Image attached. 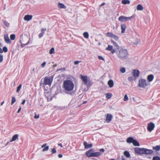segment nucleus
<instances>
[{
  "label": "nucleus",
  "instance_id": "f257e3e1",
  "mask_svg": "<svg viewBox=\"0 0 160 160\" xmlns=\"http://www.w3.org/2000/svg\"><path fill=\"white\" fill-rule=\"evenodd\" d=\"M62 87L66 93L72 95V91L74 87V84L72 80H66L64 81Z\"/></svg>",
  "mask_w": 160,
  "mask_h": 160
},
{
  "label": "nucleus",
  "instance_id": "f03ea898",
  "mask_svg": "<svg viewBox=\"0 0 160 160\" xmlns=\"http://www.w3.org/2000/svg\"><path fill=\"white\" fill-rule=\"evenodd\" d=\"M116 53L118 58L121 60H123L126 59L128 52L126 49L119 48L116 51Z\"/></svg>",
  "mask_w": 160,
  "mask_h": 160
},
{
  "label": "nucleus",
  "instance_id": "7ed1b4c3",
  "mask_svg": "<svg viewBox=\"0 0 160 160\" xmlns=\"http://www.w3.org/2000/svg\"><path fill=\"white\" fill-rule=\"evenodd\" d=\"M29 38L28 36L26 34L22 35L20 36V41L21 46L24 47L29 43Z\"/></svg>",
  "mask_w": 160,
  "mask_h": 160
},
{
  "label": "nucleus",
  "instance_id": "20e7f679",
  "mask_svg": "<svg viewBox=\"0 0 160 160\" xmlns=\"http://www.w3.org/2000/svg\"><path fill=\"white\" fill-rule=\"evenodd\" d=\"M148 86L146 80L145 79H140L138 81V86L142 88H145Z\"/></svg>",
  "mask_w": 160,
  "mask_h": 160
},
{
  "label": "nucleus",
  "instance_id": "39448f33",
  "mask_svg": "<svg viewBox=\"0 0 160 160\" xmlns=\"http://www.w3.org/2000/svg\"><path fill=\"white\" fill-rule=\"evenodd\" d=\"M134 16L133 15L131 17H127L124 16H121L118 18V20L121 22H124L129 20H131L134 18Z\"/></svg>",
  "mask_w": 160,
  "mask_h": 160
},
{
  "label": "nucleus",
  "instance_id": "423d86ee",
  "mask_svg": "<svg viewBox=\"0 0 160 160\" xmlns=\"http://www.w3.org/2000/svg\"><path fill=\"white\" fill-rule=\"evenodd\" d=\"M52 81V78H51L49 77H45L44 78V82L43 83L44 85H48L50 86Z\"/></svg>",
  "mask_w": 160,
  "mask_h": 160
},
{
  "label": "nucleus",
  "instance_id": "0eeeda50",
  "mask_svg": "<svg viewBox=\"0 0 160 160\" xmlns=\"http://www.w3.org/2000/svg\"><path fill=\"white\" fill-rule=\"evenodd\" d=\"M153 152V151L152 150L143 148L142 154L151 155Z\"/></svg>",
  "mask_w": 160,
  "mask_h": 160
},
{
  "label": "nucleus",
  "instance_id": "6e6552de",
  "mask_svg": "<svg viewBox=\"0 0 160 160\" xmlns=\"http://www.w3.org/2000/svg\"><path fill=\"white\" fill-rule=\"evenodd\" d=\"M107 35L109 37L113 38L115 41H118L119 38L117 36L113 34L111 32H108L107 33Z\"/></svg>",
  "mask_w": 160,
  "mask_h": 160
},
{
  "label": "nucleus",
  "instance_id": "1a4fd4ad",
  "mask_svg": "<svg viewBox=\"0 0 160 160\" xmlns=\"http://www.w3.org/2000/svg\"><path fill=\"white\" fill-rule=\"evenodd\" d=\"M143 148H140L138 147L135 148L134 149V151L135 153L139 154H142Z\"/></svg>",
  "mask_w": 160,
  "mask_h": 160
},
{
  "label": "nucleus",
  "instance_id": "9d476101",
  "mask_svg": "<svg viewBox=\"0 0 160 160\" xmlns=\"http://www.w3.org/2000/svg\"><path fill=\"white\" fill-rule=\"evenodd\" d=\"M155 127L154 124L152 122H150L149 123L148 125V129L149 132H151L154 129Z\"/></svg>",
  "mask_w": 160,
  "mask_h": 160
},
{
  "label": "nucleus",
  "instance_id": "9b49d317",
  "mask_svg": "<svg viewBox=\"0 0 160 160\" xmlns=\"http://www.w3.org/2000/svg\"><path fill=\"white\" fill-rule=\"evenodd\" d=\"M106 121L107 123L109 122L112 118V116L110 114H107L106 116Z\"/></svg>",
  "mask_w": 160,
  "mask_h": 160
},
{
  "label": "nucleus",
  "instance_id": "f8f14e48",
  "mask_svg": "<svg viewBox=\"0 0 160 160\" xmlns=\"http://www.w3.org/2000/svg\"><path fill=\"white\" fill-rule=\"evenodd\" d=\"M81 78L85 84H87L88 82V77L87 76L81 75Z\"/></svg>",
  "mask_w": 160,
  "mask_h": 160
},
{
  "label": "nucleus",
  "instance_id": "ddd939ff",
  "mask_svg": "<svg viewBox=\"0 0 160 160\" xmlns=\"http://www.w3.org/2000/svg\"><path fill=\"white\" fill-rule=\"evenodd\" d=\"M132 74L134 77L135 78L138 77L139 76V71L137 70H134L132 71Z\"/></svg>",
  "mask_w": 160,
  "mask_h": 160
},
{
  "label": "nucleus",
  "instance_id": "4468645a",
  "mask_svg": "<svg viewBox=\"0 0 160 160\" xmlns=\"http://www.w3.org/2000/svg\"><path fill=\"white\" fill-rule=\"evenodd\" d=\"M32 15H26L24 18V19L25 21H29L32 19Z\"/></svg>",
  "mask_w": 160,
  "mask_h": 160
},
{
  "label": "nucleus",
  "instance_id": "2eb2a0df",
  "mask_svg": "<svg viewBox=\"0 0 160 160\" xmlns=\"http://www.w3.org/2000/svg\"><path fill=\"white\" fill-rule=\"evenodd\" d=\"M83 145L85 148L87 149L92 147V145L91 144H88L87 142L84 141L83 142Z\"/></svg>",
  "mask_w": 160,
  "mask_h": 160
},
{
  "label": "nucleus",
  "instance_id": "dca6fc26",
  "mask_svg": "<svg viewBox=\"0 0 160 160\" xmlns=\"http://www.w3.org/2000/svg\"><path fill=\"white\" fill-rule=\"evenodd\" d=\"M4 39L5 42L7 43H10L11 41L9 39V37L7 35H5L4 36Z\"/></svg>",
  "mask_w": 160,
  "mask_h": 160
},
{
  "label": "nucleus",
  "instance_id": "f3484780",
  "mask_svg": "<svg viewBox=\"0 0 160 160\" xmlns=\"http://www.w3.org/2000/svg\"><path fill=\"white\" fill-rule=\"evenodd\" d=\"M92 150L91 149L88 151H87L86 152V155L89 157H92Z\"/></svg>",
  "mask_w": 160,
  "mask_h": 160
},
{
  "label": "nucleus",
  "instance_id": "a211bd4d",
  "mask_svg": "<svg viewBox=\"0 0 160 160\" xmlns=\"http://www.w3.org/2000/svg\"><path fill=\"white\" fill-rule=\"evenodd\" d=\"M92 157H98L100 156L101 155V153L99 152H92Z\"/></svg>",
  "mask_w": 160,
  "mask_h": 160
},
{
  "label": "nucleus",
  "instance_id": "6ab92c4d",
  "mask_svg": "<svg viewBox=\"0 0 160 160\" xmlns=\"http://www.w3.org/2000/svg\"><path fill=\"white\" fill-rule=\"evenodd\" d=\"M154 78V76L152 74L149 75L147 77V79L149 82H152Z\"/></svg>",
  "mask_w": 160,
  "mask_h": 160
},
{
  "label": "nucleus",
  "instance_id": "aec40b11",
  "mask_svg": "<svg viewBox=\"0 0 160 160\" xmlns=\"http://www.w3.org/2000/svg\"><path fill=\"white\" fill-rule=\"evenodd\" d=\"M18 134H16L14 135L12 137V139H11V141H10V142H12L13 141H15L17 139H18Z\"/></svg>",
  "mask_w": 160,
  "mask_h": 160
},
{
  "label": "nucleus",
  "instance_id": "412c9836",
  "mask_svg": "<svg viewBox=\"0 0 160 160\" xmlns=\"http://www.w3.org/2000/svg\"><path fill=\"white\" fill-rule=\"evenodd\" d=\"M134 139L133 138L129 137L127 139V142L128 143H131L133 142Z\"/></svg>",
  "mask_w": 160,
  "mask_h": 160
},
{
  "label": "nucleus",
  "instance_id": "4be33fe9",
  "mask_svg": "<svg viewBox=\"0 0 160 160\" xmlns=\"http://www.w3.org/2000/svg\"><path fill=\"white\" fill-rule=\"evenodd\" d=\"M108 84L110 88H112L113 86L114 85L113 82V80H110L108 82Z\"/></svg>",
  "mask_w": 160,
  "mask_h": 160
},
{
  "label": "nucleus",
  "instance_id": "5701e85b",
  "mask_svg": "<svg viewBox=\"0 0 160 160\" xmlns=\"http://www.w3.org/2000/svg\"><path fill=\"white\" fill-rule=\"evenodd\" d=\"M126 28V26L125 24H122L121 25V29L122 30L121 32L123 33L125 32V30Z\"/></svg>",
  "mask_w": 160,
  "mask_h": 160
},
{
  "label": "nucleus",
  "instance_id": "b1692460",
  "mask_svg": "<svg viewBox=\"0 0 160 160\" xmlns=\"http://www.w3.org/2000/svg\"><path fill=\"white\" fill-rule=\"evenodd\" d=\"M132 144L134 146H140V144L139 142L135 139H134Z\"/></svg>",
  "mask_w": 160,
  "mask_h": 160
},
{
  "label": "nucleus",
  "instance_id": "393cba45",
  "mask_svg": "<svg viewBox=\"0 0 160 160\" xmlns=\"http://www.w3.org/2000/svg\"><path fill=\"white\" fill-rule=\"evenodd\" d=\"M137 9L138 10L142 11L143 10V8L141 5L138 4L137 6Z\"/></svg>",
  "mask_w": 160,
  "mask_h": 160
},
{
  "label": "nucleus",
  "instance_id": "a878e982",
  "mask_svg": "<svg viewBox=\"0 0 160 160\" xmlns=\"http://www.w3.org/2000/svg\"><path fill=\"white\" fill-rule=\"evenodd\" d=\"M58 7L59 8H60L65 9L66 8V7L64 4H63L62 3H58Z\"/></svg>",
  "mask_w": 160,
  "mask_h": 160
},
{
  "label": "nucleus",
  "instance_id": "bb28decb",
  "mask_svg": "<svg viewBox=\"0 0 160 160\" xmlns=\"http://www.w3.org/2000/svg\"><path fill=\"white\" fill-rule=\"evenodd\" d=\"M122 3L123 4H129L130 2L129 0H122Z\"/></svg>",
  "mask_w": 160,
  "mask_h": 160
},
{
  "label": "nucleus",
  "instance_id": "cd10ccee",
  "mask_svg": "<svg viewBox=\"0 0 160 160\" xmlns=\"http://www.w3.org/2000/svg\"><path fill=\"white\" fill-rule=\"evenodd\" d=\"M152 148L156 151H159L160 150V146L157 145L155 147H153Z\"/></svg>",
  "mask_w": 160,
  "mask_h": 160
},
{
  "label": "nucleus",
  "instance_id": "c85d7f7f",
  "mask_svg": "<svg viewBox=\"0 0 160 160\" xmlns=\"http://www.w3.org/2000/svg\"><path fill=\"white\" fill-rule=\"evenodd\" d=\"M111 42L114 45V46L116 48H118L119 46H118V44L116 42H114L112 40H111Z\"/></svg>",
  "mask_w": 160,
  "mask_h": 160
},
{
  "label": "nucleus",
  "instance_id": "c756f323",
  "mask_svg": "<svg viewBox=\"0 0 160 160\" xmlns=\"http://www.w3.org/2000/svg\"><path fill=\"white\" fill-rule=\"evenodd\" d=\"M113 49V47L110 45H108V47L106 48V50L109 51H111Z\"/></svg>",
  "mask_w": 160,
  "mask_h": 160
},
{
  "label": "nucleus",
  "instance_id": "7c9ffc66",
  "mask_svg": "<svg viewBox=\"0 0 160 160\" xmlns=\"http://www.w3.org/2000/svg\"><path fill=\"white\" fill-rule=\"evenodd\" d=\"M124 154L127 158H129L130 157V154L129 152L128 151H124Z\"/></svg>",
  "mask_w": 160,
  "mask_h": 160
},
{
  "label": "nucleus",
  "instance_id": "2f4dec72",
  "mask_svg": "<svg viewBox=\"0 0 160 160\" xmlns=\"http://www.w3.org/2000/svg\"><path fill=\"white\" fill-rule=\"evenodd\" d=\"M106 98L108 99H110L112 97V94L110 93H107L105 94Z\"/></svg>",
  "mask_w": 160,
  "mask_h": 160
},
{
  "label": "nucleus",
  "instance_id": "473e14b6",
  "mask_svg": "<svg viewBox=\"0 0 160 160\" xmlns=\"http://www.w3.org/2000/svg\"><path fill=\"white\" fill-rule=\"evenodd\" d=\"M84 37L86 38H88L89 37V35L87 32H84L83 34Z\"/></svg>",
  "mask_w": 160,
  "mask_h": 160
},
{
  "label": "nucleus",
  "instance_id": "72a5a7b5",
  "mask_svg": "<svg viewBox=\"0 0 160 160\" xmlns=\"http://www.w3.org/2000/svg\"><path fill=\"white\" fill-rule=\"evenodd\" d=\"M16 99L15 97H12V101L11 102V105H12L16 102Z\"/></svg>",
  "mask_w": 160,
  "mask_h": 160
},
{
  "label": "nucleus",
  "instance_id": "f704fd0d",
  "mask_svg": "<svg viewBox=\"0 0 160 160\" xmlns=\"http://www.w3.org/2000/svg\"><path fill=\"white\" fill-rule=\"evenodd\" d=\"M120 71L122 73H124L126 71L125 68H121L120 69Z\"/></svg>",
  "mask_w": 160,
  "mask_h": 160
},
{
  "label": "nucleus",
  "instance_id": "c9c22d12",
  "mask_svg": "<svg viewBox=\"0 0 160 160\" xmlns=\"http://www.w3.org/2000/svg\"><path fill=\"white\" fill-rule=\"evenodd\" d=\"M54 48H52L49 51V53L50 54H52L54 53Z\"/></svg>",
  "mask_w": 160,
  "mask_h": 160
},
{
  "label": "nucleus",
  "instance_id": "e433bc0d",
  "mask_svg": "<svg viewBox=\"0 0 160 160\" xmlns=\"http://www.w3.org/2000/svg\"><path fill=\"white\" fill-rule=\"evenodd\" d=\"M22 85L21 84H20L17 87V89L16 90V92H18L20 89H21L22 87Z\"/></svg>",
  "mask_w": 160,
  "mask_h": 160
},
{
  "label": "nucleus",
  "instance_id": "4c0bfd02",
  "mask_svg": "<svg viewBox=\"0 0 160 160\" xmlns=\"http://www.w3.org/2000/svg\"><path fill=\"white\" fill-rule=\"evenodd\" d=\"M10 39L11 40H14L15 39V35L14 34H11L10 35Z\"/></svg>",
  "mask_w": 160,
  "mask_h": 160
},
{
  "label": "nucleus",
  "instance_id": "58836bf2",
  "mask_svg": "<svg viewBox=\"0 0 160 160\" xmlns=\"http://www.w3.org/2000/svg\"><path fill=\"white\" fill-rule=\"evenodd\" d=\"M153 160H160V158L158 156L154 157L152 158Z\"/></svg>",
  "mask_w": 160,
  "mask_h": 160
},
{
  "label": "nucleus",
  "instance_id": "ea45409f",
  "mask_svg": "<svg viewBox=\"0 0 160 160\" xmlns=\"http://www.w3.org/2000/svg\"><path fill=\"white\" fill-rule=\"evenodd\" d=\"M3 51L5 52H8V48L7 47H4L3 48Z\"/></svg>",
  "mask_w": 160,
  "mask_h": 160
},
{
  "label": "nucleus",
  "instance_id": "a19ab883",
  "mask_svg": "<svg viewBox=\"0 0 160 160\" xmlns=\"http://www.w3.org/2000/svg\"><path fill=\"white\" fill-rule=\"evenodd\" d=\"M128 100V97L127 94L125 95L123 98V100L124 101H127Z\"/></svg>",
  "mask_w": 160,
  "mask_h": 160
},
{
  "label": "nucleus",
  "instance_id": "79ce46f5",
  "mask_svg": "<svg viewBox=\"0 0 160 160\" xmlns=\"http://www.w3.org/2000/svg\"><path fill=\"white\" fill-rule=\"evenodd\" d=\"M49 149V147L48 146H47L45 147L43 149L42 151L43 152H44L45 151H47Z\"/></svg>",
  "mask_w": 160,
  "mask_h": 160
},
{
  "label": "nucleus",
  "instance_id": "37998d69",
  "mask_svg": "<svg viewBox=\"0 0 160 160\" xmlns=\"http://www.w3.org/2000/svg\"><path fill=\"white\" fill-rule=\"evenodd\" d=\"M4 23V25L7 27H8L9 24L6 21H3V22Z\"/></svg>",
  "mask_w": 160,
  "mask_h": 160
},
{
  "label": "nucleus",
  "instance_id": "c03bdc74",
  "mask_svg": "<svg viewBox=\"0 0 160 160\" xmlns=\"http://www.w3.org/2000/svg\"><path fill=\"white\" fill-rule=\"evenodd\" d=\"M3 60V56L2 54H0V63L2 62Z\"/></svg>",
  "mask_w": 160,
  "mask_h": 160
},
{
  "label": "nucleus",
  "instance_id": "a18cd8bd",
  "mask_svg": "<svg viewBox=\"0 0 160 160\" xmlns=\"http://www.w3.org/2000/svg\"><path fill=\"white\" fill-rule=\"evenodd\" d=\"M128 80L129 81H132L133 80V78L132 76L129 77L128 78Z\"/></svg>",
  "mask_w": 160,
  "mask_h": 160
},
{
  "label": "nucleus",
  "instance_id": "49530a36",
  "mask_svg": "<svg viewBox=\"0 0 160 160\" xmlns=\"http://www.w3.org/2000/svg\"><path fill=\"white\" fill-rule=\"evenodd\" d=\"M51 152L52 154L55 153L56 152V149L54 148H53L51 151Z\"/></svg>",
  "mask_w": 160,
  "mask_h": 160
},
{
  "label": "nucleus",
  "instance_id": "de8ad7c7",
  "mask_svg": "<svg viewBox=\"0 0 160 160\" xmlns=\"http://www.w3.org/2000/svg\"><path fill=\"white\" fill-rule=\"evenodd\" d=\"M46 30V28H42L41 29V33H42V34H44L45 31Z\"/></svg>",
  "mask_w": 160,
  "mask_h": 160
},
{
  "label": "nucleus",
  "instance_id": "09e8293b",
  "mask_svg": "<svg viewBox=\"0 0 160 160\" xmlns=\"http://www.w3.org/2000/svg\"><path fill=\"white\" fill-rule=\"evenodd\" d=\"M34 118L35 119L38 118H39V115L38 114V115H37L36 114V113H35V116H34Z\"/></svg>",
  "mask_w": 160,
  "mask_h": 160
},
{
  "label": "nucleus",
  "instance_id": "8fccbe9b",
  "mask_svg": "<svg viewBox=\"0 0 160 160\" xmlns=\"http://www.w3.org/2000/svg\"><path fill=\"white\" fill-rule=\"evenodd\" d=\"M136 42L134 43V44H137L140 42V40L137 39H136Z\"/></svg>",
  "mask_w": 160,
  "mask_h": 160
},
{
  "label": "nucleus",
  "instance_id": "3c124183",
  "mask_svg": "<svg viewBox=\"0 0 160 160\" xmlns=\"http://www.w3.org/2000/svg\"><path fill=\"white\" fill-rule=\"evenodd\" d=\"M98 58L100 60H101L103 61L104 60V58L102 56H98Z\"/></svg>",
  "mask_w": 160,
  "mask_h": 160
},
{
  "label": "nucleus",
  "instance_id": "603ef678",
  "mask_svg": "<svg viewBox=\"0 0 160 160\" xmlns=\"http://www.w3.org/2000/svg\"><path fill=\"white\" fill-rule=\"evenodd\" d=\"M43 34L42 33H40L38 35L39 38H41L43 36Z\"/></svg>",
  "mask_w": 160,
  "mask_h": 160
},
{
  "label": "nucleus",
  "instance_id": "864d4df0",
  "mask_svg": "<svg viewBox=\"0 0 160 160\" xmlns=\"http://www.w3.org/2000/svg\"><path fill=\"white\" fill-rule=\"evenodd\" d=\"M46 64V62H44L41 65V66L42 67V68H43L45 67V64Z\"/></svg>",
  "mask_w": 160,
  "mask_h": 160
},
{
  "label": "nucleus",
  "instance_id": "5fc2aeb1",
  "mask_svg": "<svg viewBox=\"0 0 160 160\" xmlns=\"http://www.w3.org/2000/svg\"><path fill=\"white\" fill-rule=\"evenodd\" d=\"M110 51L111 52V53L112 54L114 53L115 52H116V51H115V50L113 49H112Z\"/></svg>",
  "mask_w": 160,
  "mask_h": 160
},
{
  "label": "nucleus",
  "instance_id": "6e6d98bb",
  "mask_svg": "<svg viewBox=\"0 0 160 160\" xmlns=\"http://www.w3.org/2000/svg\"><path fill=\"white\" fill-rule=\"evenodd\" d=\"M80 61H76L74 62V64L75 65L78 64L80 62Z\"/></svg>",
  "mask_w": 160,
  "mask_h": 160
},
{
  "label": "nucleus",
  "instance_id": "4d7b16f0",
  "mask_svg": "<svg viewBox=\"0 0 160 160\" xmlns=\"http://www.w3.org/2000/svg\"><path fill=\"white\" fill-rule=\"evenodd\" d=\"M99 151H100V152H104V149L103 148H101V149H100V150H99Z\"/></svg>",
  "mask_w": 160,
  "mask_h": 160
},
{
  "label": "nucleus",
  "instance_id": "13d9d810",
  "mask_svg": "<svg viewBox=\"0 0 160 160\" xmlns=\"http://www.w3.org/2000/svg\"><path fill=\"white\" fill-rule=\"evenodd\" d=\"M63 70V71H65V68H60V69H59V70H57V71H60V70Z\"/></svg>",
  "mask_w": 160,
  "mask_h": 160
},
{
  "label": "nucleus",
  "instance_id": "bf43d9fd",
  "mask_svg": "<svg viewBox=\"0 0 160 160\" xmlns=\"http://www.w3.org/2000/svg\"><path fill=\"white\" fill-rule=\"evenodd\" d=\"M46 145H47V143H46L43 144V145H42V148H43L44 147H46Z\"/></svg>",
  "mask_w": 160,
  "mask_h": 160
},
{
  "label": "nucleus",
  "instance_id": "052dcab7",
  "mask_svg": "<svg viewBox=\"0 0 160 160\" xmlns=\"http://www.w3.org/2000/svg\"><path fill=\"white\" fill-rule=\"evenodd\" d=\"M25 102H26V100H24L21 103V104L22 105H24L25 104Z\"/></svg>",
  "mask_w": 160,
  "mask_h": 160
},
{
  "label": "nucleus",
  "instance_id": "680f3d73",
  "mask_svg": "<svg viewBox=\"0 0 160 160\" xmlns=\"http://www.w3.org/2000/svg\"><path fill=\"white\" fill-rule=\"evenodd\" d=\"M58 157L59 158H62V155L61 154H59Z\"/></svg>",
  "mask_w": 160,
  "mask_h": 160
},
{
  "label": "nucleus",
  "instance_id": "e2e57ef3",
  "mask_svg": "<svg viewBox=\"0 0 160 160\" xmlns=\"http://www.w3.org/2000/svg\"><path fill=\"white\" fill-rule=\"evenodd\" d=\"M21 107L19 108L18 110L17 113H19L21 111Z\"/></svg>",
  "mask_w": 160,
  "mask_h": 160
},
{
  "label": "nucleus",
  "instance_id": "0e129e2a",
  "mask_svg": "<svg viewBox=\"0 0 160 160\" xmlns=\"http://www.w3.org/2000/svg\"><path fill=\"white\" fill-rule=\"evenodd\" d=\"M2 52H3V50L1 48H0V53H2Z\"/></svg>",
  "mask_w": 160,
  "mask_h": 160
},
{
  "label": "nucleus",
  "instance_id": "69168bd1",
  "mask_svg": "<svg viewBox=\"0 0 160 160\" xmlns=\"http://www.w3.org/2000/svg\"><path fill=\"white\" fill-rule=\"evenodd\" d=\"M105 4V2H103L101 4V6H103Z\"/></svg>",
  "mask_w": 160,
  "mask_h": 160
},
{
  "label": "nucleus",
  "instance_id": "338daca9",
  "mask_svg": "<svg viewBox=\"0 0 160 160\" xmlns=\"http://www.w3.org/2000/svg\"><path fill=\"white\" fill-rule=\"evenodd\" d=\"M58 145L61 147H62V144L61 143H59V144H58Z\"/></svg>",
  "mask_w": 160,
  "mask_h": 160
},
{
  "label": "nucleus",
  "instance_id": "774afa93",
  "mask_svg": "<svg viewBox=\"0 0 160 160\" xmlns=\"http://www.w3.org/2000/svg\"><path fill=\"white\" fill-rule=\"evenodd\" d=\"M87 101H84V102L82 103V104H85V103H87Z\"/></svg>",
  "mask_w": 160,
  "mask_h": 160
}]
</instances>
